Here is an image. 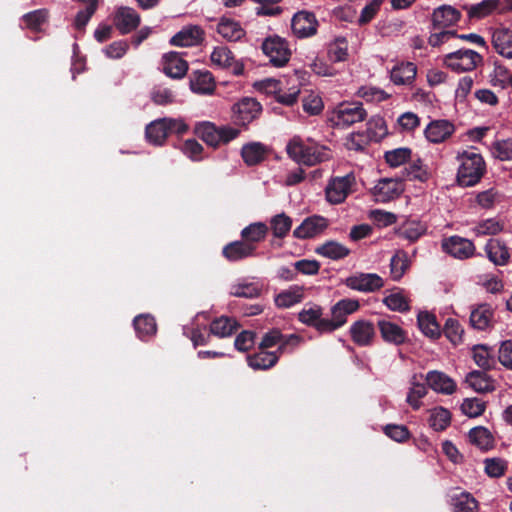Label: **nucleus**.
Wrapping results in <instances>:
<instances>
[{
  "mask_svg": "<svg viewBox=\"0 0 512 512\" xmlns=\"http://www.w3.org/2000/svg\"><path fill=\"white\" fill-rule=\"evenodd\" d=\"M133 325L137 336L141 340L155 335L157 326L154 317L149 314L138 315L134 318Z\"/></svg>",
  "mask_w": 512,
  "mask_h": 512,
  "instance_id": "39",
  "label": "nucleus"
},
{
  "mask_svg": "<svg viewBox=\"0 0 512 512\" xmlns=\"http://www.w3.org/2000/svg\"><path fill=\"white\" fill-rule=\"evenodd\" d=\"M357 94L368 102H381L389 98V94L374 86H363L359 88Z\"/></svg>",
  "mask_w": 512,
  "mask_h": 512,
  "instance_id": "62",
  "label": "nucleus"
},
{
  "mask_svg": "<svg viewBox=\"0 0 512 512\" xmlns=\"http://www.w3.org/2000/svg\"><path fill=\"white\" fill-rule=\"evenodd\" d=\"M378 327L384 341L395 345L403 344L407 335L406 332L396 323L388 320H379Z\"/></svg>",
  "mask_w": 512,
  "mask_h": 512,
  "instance_id": "28",
  "label": "nucleus"
},
{
  "mask_svg": "<svg viewBox=\"0 0 512 512\" xmlns=\"http://www.w3.org/2000/svg\"><path fill=\"white\" fill-rule=\"evenodd\" d=\"M501 0H482L479 3L466 6L470 19H482L494 12L501 11Z\"/></svg>",
  "mask_w": 512,
  "mask_h": 512,
  "instance_id": "30",
  "label": "nucleus"
},
{
  "mask_svg": "<svg viewBox=\"0 0 512 512\" xmlns=\"http://www.w3.org/2000/svg\"><path fill=\"white\" fill-rule=\"evenodd\" d=\"M411 150L401 147L385 152L384 158L391 167H398L411 158Z\"/></svg>",
  "mask_w": 512,
  "mask_h": 512,
  "instance_id": "59",
  "label": "nucleus"
},
{
  "mask_svg": "<svg viewBox=\"0 0 512 512\" xmlns=\"http://www.w3.org/2000/svg\"><path fill=\"white\" fill-rule=\"evenodd\" d=\"M217 32L226 40L234 42L240 40L245 34L240 23L229 18H222L219 21Z\"/></svg>",
  "mask_w": 512,
  "mask_h": 512,
  "instance_id": "37",
  "label": "nucleus"
},
{
  "mask_svg": "<svg viewBox=\"0 0 512 512\" xmlns=\"http://www.w3.org/2000/svg\"><path fill=\"white\" fill-rule=\"evenodd\" d=\"M451 423V413L443 407H436L430 411L429 424L435 431L445 430Z\"/></svg>",
  "mask_w": 512,
  "mask_h": 512,
  "instance_id": "49",
  "label": "nucleus"
},
{
  "mask_svg": "<svg viewBox=\"0 0 512 512\" xmlns=\"http://www.w3.org/2000/svg\"><path fill=\"white\" fill-rule=\"evenodd\" d=\"M492 45L495 51L507 59H512V30L497 28L492 33Z\"/></svg>",
  "mask_w": 512,
  "mask_h": 512,
  "instance_id": "24",
  "label": "nucleus"
},
{
  "mask_svg": "<svg viewBox=\"0 0 512 512\" xmlns=\"http://www.w3.org/2000/svg\"><path fill=\"white\" fill-rule=\"evenodd\" d=\"M355 184L356 178L353 173L331 178L325 189L326 200L334 205L344 202Z\"/></svg>",
  "mask_w": 512,
  "mask_h": 512,
  "instance_id": "7",
  "label": "nucleus"
},
{
  "mask_svg": "<svg viewBox=\"0 0 512 512\" xmlns=\"http://www.w3.org/2000/svg\"><path fill=\"white\" fill-rule=\"evenodd\" d=\"M300 341V338L295 335L291 334L288 337H284L280 330L273 329L267 332L260 342L259 348L260 349H267L272 348L276 345H278V349L276 352H278V355L281 354L287 345L293 344L297 345Z\"/></svg>",
  "mask_w": 512,
  "mask_h": 512,
  "instance_id": "19",
  "label": "nucleus"
},
{
  "mask_svg": "<svg viewBox=\"0 0 512 512\" xmlns=\"http://www.w3.org/2000/svg\"><path fill=\"white\" fill-rule=\"evenodd\" d=\"M47 19V12L45 10H35L23 15L22 20L26 27L33 31L40 30L41 26Z\"/></svg>",
  "mask_w": 512,
  "mask_h": 512,
  "instance_id": "61",
  "label": "nucleus"
},
{
  "mask_svg": "<svg viewBox=\"0 0 512 512\" xmlns=\"http://www.w3.org/2000/svg\"><path fill=\"white\" fill-rule=\"evenodd\" d=\"M483 61V57L472 49L460 48L447 53L443 57V64L450 70L462 73L470 72L477 68Z\"/></svg>",
  "mask_w": 512,
  "mask_h": 512,
  "instance_id": "5",
  "label": "nucleus"
},
{
  "mask_svg": "<svg viewBox=\"0 0 512 512\" xmlns=\"http://www.w3.org/2000/svg\"><path fill=\"white\" fill-rule=\"evenodd\" d=\"M360 307V303L356 299H341L331 307V316L341 327L347 322V317L356 312Z\"/></svg>",
  "mask_w": 512,
  "mask_h": 512,
  "instance_id": "27",
  "label": "nucleus"
},
{
  "mask_svg": "<svg viewBox=\"0 0 512 512\" xmlns=\"http://www.w3.org/2000/svg\"><path fill=\"white\" fill-rule=\"evenodd\" d=\"M493 310L487 304L479 305L470 314V324L474 329L486 330L492 324Z\"/></svg>",
  "mask_w": 512,
  "mask_h": 512,
  "instance_id": "31",
  "label": "nucleus"
},
{
  "mask_svg": "<svg viewBox=\"0 0 512 512\" xmlns=\"http://www.w3.org/2000/svg\"><path fill=\"white\" fill-rule=\"evenodd\" d=\"M404 191L401 180L394 178L380 179L373 188V195L379 202H388L400 196Z\"/></svg>",
  "mask_w": 512,
  "mask_h": 512,
  "instance_id": "13",
  "label": "nucleus"
},
{
  "mask_svg": "<svg viewBox=\"0 0 512 512\" xmlns=\"http://www.w3.org/2000/svg\"><path fill=\"white\" fill-rule=\"evenodd\" d=\"M485 472L492 478H499L506 473L508 462L502 458H487L484 460Z\"/></svg>",
  "mask_w": 512,
  "mask_h": 512,
  "instance_id": "58",
  "label": "nucleus"
},
{
  "mask_svg": "<svg viewBox=\"0 0 512 512\" xmlns=\"http://www.w3.org/2000/svg\"><path fill=\"white\" fill-rule=\"evenodd\" d=\"M460 162L457 171V182L462 187H472L483 177L486 165L483 157L473 151H463L457 156Z\"/></svg>",
  "mask_w": 512,
  "mask_h": 512,
  "instance_id": "2",
  "label": "nucleus"
},
{
  "mask_svg": "<svg viewBox=\"0 0 512 512\" xmlns=\"http://www.w3.org/2000/svg\"><path fill=\"white\" fill-rule=\"evenodd\" d=\"M190 89L193 93L201 95L212 94L215 89V82L209 71L197 70L190 75Z\"/></svg>",
  "mask_w": 512,
  "mask_h": 512,
  "instance_id": "21",
  "label": "nucleus"
},
{
  "mask_svg": "<svg viewBox=\"0 0 512 512\" xmlns=\"http://www.w3.org/2000/svg\"><path fill=\"white\" fill-rule=\"evenodd\" d=\"M292 224V218L284 212L276 214L270 219L272 234L275 238L279 239H283L288 235Z\"/></svg>",
  "mask_w": 512,
  "mask_h": 512,
  "instance_id": "45",
  "label": "nucleus"
},
{
  "mask_svg": "<svg viewBox=\"0 0 512 512\" xmlns=\"http://www.w3.org/2000/svg\"><path fill=\"white\" fill-rule=\"evenodd\" d=\"M162 70L170 78L181 79L188 71V63L177 52H169L163 55Z\"/></svg>",
  "mask_w": 512,
  "mask_h": 512,
  "instance_id": "18",
  "label": "nucleus"
},
{
  "mask_svg": "<svg viewBox=\"0 0 512 512\" xmlns=\"http://www.w3.org/2000/svg\"><path fill=\"white\" fill-rule=\"evenodd\" d=\"M279 360L278 352H267L260 349L259 352L247 357L248 365L254 370H266L273 367Z\"/></svg>",
  "mask_w": 512,
  "mask_h": 512,
  "instance_id": "33",
  "label": "nucleus"
},
{
  "mask_svg": "<svg viewBox=\"0 0 512 512\" xmlns=\"http://www.w3.org/2000/svg\"><path fill=\"white\" fill-rule=\"evenodd\" d=\"M140 24L139 14L130 7H119L114 15V25L121 34H128Z\"/></svg>",
  "mask_w": 512,
  "mask_h": 512,
  "instance_id": "17",
  "label": "nucleus"
},
{
  "mask_svg": "<svg viewBox=\"0 0 512 512\" xmlns=\"http://www.w3.org/2000/svg\"><path fill=\"white\" fill-rule=\"evenodd\" d=\"M475 363L482 369L488 370L495 365L493 351L486 345L479 344L472 348Z\"/></svg>",
  "mask_w": 512,
  "mask_h": 512,
  "instance_id": "46",
  "label": "nucleus"
},
{
  "mask_svg": "<svg viewBox=\"0 0 512 512\" xmlns=\"http://www.w3.org/2000/svg\"><path fill=\"white\" fill-rule=\"evenodd\" d=\"M426 381L429 387L437 393L451 395L456 390L455 381L440 371H429L426 375Z\"/></svg>",
  "mask_w": 512,
  "mask_h": 512,
  "instance_id": "20",
  "label": "nucleus"
},
{
  "mask_svg": "<svg viewBox=\"0 0 512 512\" xmlns=\"http://www.w3.org/2000/svg\"><path fill=\"white\" fill-rule=\"evenodd\" d=\"M329 226L327 218L321 215H312L305 218L293 231L296 239H310L323 233Z\"/></svg>",
  "mask_w": 512,
  "mask_h": 512,
  "instance_id": "10",
  "label": "nucleus"
},
{
  "mask_svg": "<svg viewBox=\"0 0 512 512\" xmlns=\"http://www.w3.org/2000/svg\"><path fill=\"white\" fill-rule=\"evenodd\" d=\"M318 22L313 13L299 11L294 14L291 20V28L298 38H306L314 35L317 31Z\"/></svg>",
  "mask_w": 512,
  "mask_h": 512,
  "instance_id": "12",
  "label": "nucleus"
},
{
  "mask_svg": "<svg viewBox=\"0 0 512 512\" xmlns=\"http://www.w3.org/2000/svg\"><path fill=\"white\" fill-rule=\"evenodd\" d=\"M420 330L429 338H437L440 335V328L435 317L428 312H420L417 317Z\"/></svg>",
  "mask_w": 512,
  "mask_h": 512,
  "instance_id": "47",
  "label": "nucleus"
},
{
  "mask_svg": "<svg viewBox=\"0 0 512 512\" xmlns=\"http://www.w3.org/2000/svg\"><path fill=\"white\" fill-rule=\"evenodd\" d=\"M443 250L452 257L465 260L474 255L475 246L469 239L451 236L442 242Z\"/></svg>",
  "mask_w": 512,
  "mask_h": 512,
  "instance_id": "11",
  "label": "nucleus"
},
{
  "mask_svg": "<svg viewBox=\"0 0 512 512\" xmlns=\"http://www.w3.org/2000/svg\"><path fill=\"white\" fill-rule=\"evenodd\" d=\"M383 303L388 309L397 312H406L409 310V299L402 290L390 293L383 299Z\"/></svg>",
  "mask_w": 512,
  "mask_h": 512,
  "instance_id": "52",
  "label": "nucleus"
},
{
  "mask_svg": "<svg viewBox=\"0 0 512 512\" xmlns=\"http://www.w3.org/2000/svg\"><path fill=\"white\" fill-rule=\"evenodd\" d=\"M491 154L500 161L512 159V139L497 140L491 145Z\"/></svg>",
  "mask_w": 512,
  "mask_h": 512,
  "instance_id": "57",
  "label": "nucleus"
},
{
  "mask_svg": "<svg viewBox=\"0 0 512 512\" xmlns=\"http://www.w3.org/2000/svg\"><path fill=\"white\" fill-rule=\"evenodd\" d=\"M367 118V112L361 102L344 101L328 112V121L333 127L347 128Z\"/></svg>",
  "mask_w": 512,
  "mask_h": 512,
  "instance_id": "4",
  "label": "nucleus"
},
{
  "mask_svg": "<svg viewBox=\"0 0 512 512\" xmlns=\"http://www.w3.org/2000/svg\"><path fill=\"white\" fill-rule=\"evenodd\" d=\"M351 290L362 293H373L384 287V279L376 273L356 272L344 280Z\"/></svg>",
  "mask_w": 512,
  "mask_h": 512,
  "instance_id": "8",
  "label": "nucleus"
},
{
  "mask_svg": "<svg viewBox=\"0 0 512 512\" xmlns=\"http://www.w3.org/2000/svg\"><path fill=\"white\" fill-rule=\"evenodd\" d=\"M241 155L247 165H256L264 160L266 148L259 142L248 143L242 147Z\"/></svg>",
  "mask_w": 512,
  "mask_h": 512,
  "instance_id": "41",
  "label": "nucleus"
},
{
  "mask_svg": "<svg viewBox=\"0 0 512 512\" xmlns=\"http://www.w3.org/2000/svg\"><path fill=\"white\" fill-rule=\"evenodd\" d=\"M212 64L220 69L229 68L234 63V55L226 46L215 47L210 56Z\"/></svg>",
  "mask_w": 512,
  "mask_h": 512,
  "instance_id": "50",
  "label": "nucleus"
},
{
  "mask_svg": "<svg viewBox=\"0 0 512 512\" xmlns=\"http://www.w3.org/2000/svg\"><path fill=\"white\" fill-rule=\"evenodd\" d=\"M452 506L455 512H476L478 503L471 494L461 492L452 497Z\"/></svg>",
  "mask_w": 512,
  "mask_h": 512,
  "instance_id": "51",
  "label": "nucleus"
},
{
  "mask_svg": "<svg viewBox=\"0 0 512 512\" xmlns=\"http://www.w3.org/2000/svg\"><path fill=\"white\" fill-rule=\"evenodd\" d=\"M465 382L479 393L491 392L495 388L493 380L486 373L477 370L468 373Z\"/></svg>",
  "mask_w": 512,
  "mask_h": 512,
  "instance_id": "35",
  "label": "nucleus"
},
{
  "mask_svg": "<svg viewBox=\"0 0 512 512\" xmlns=\"http://www.w3.org/2000/svg\"><path fill=\"white\" fill-rule=\"evenodd\" d=\"M315 252L318 255L331 260H340L347 257L350 253V250L343 244L330 240L317 246Z\"/></svg>",
  "mask_w": 512,
  "mask_h": 512,
  "instance_id": "32",
  "label": "nucleus"
},
{
  "mask_svg": "<svg viewBox=\"0 0 512 512\" xmlns=\"http://www.w3.org/2000/svg\"><path fill=\"white\" fill-rule=\"evenodd\" d=\"M349 333L356 345L364 347L372 343L375 336V328L372 322L360 319L350 326Z\"/></svg>",
  "mask_w": 512,
  "mask_h": 512,
  "instance_id": "16",
  "label": "nucleus"
},
{
  "mask_svg": "<svg viewBox=\"0 0 512 512\" xmlns=\"http://www.w3.org/2000/svg\"><path fill=\"white\" fill-rule=\"evenodd\" d=\"M300 94V85L297 80L292 83L287 91L280 89L276 94V100L284 105H293L296 103Z\"/></svg>",
  "mask_w": 512,
  "mask_h": 512,
  "instance_id": "64",
  "label": "nucleus"
},
{
  "mask_svg": "<svg viewBox=\"0 0 512 512\" xmlns=\"http://www.w3.org/2000/svg\"><path fill=\"white\" fill-rule=\"evenodd\" d=\"M238 328L235 319L221 316L210 324V331L214 336L225 338L231 336Z\"/></svg>",
  "mask_w": 512,
  "mask_h": 512,
  "instance_id": "43",
  "label": "nucleus"
},
{
  "mask_svg": "<svg viewBox=\"0 0 512 512\" xmlns=\"http://www.w3.org/2000/svg\"><path fill=\"white\" fill-rule=\"evenodd\" d=\"M255 250V245L246 243L245 241H233L223 247L222 253L227 260L236 262L253 256Z\"/></svg>",
  "mask_w": 512,
  "mask_h": 512,
  "instance_id": "23",
  "label": "nucleus"
},
{
  "mask_svg": "<svg viewBox=\"0 0 512 512\" xmlns=\"http://www.w3.org/2000/svg\"><path fill=\"white\" fill-rule=\"evenodd\" d=\"M417 67L412 62H401L390 71V79L395 85H411L416 77Z\"/></svg>",
  "mask_w": 512,
  "mask_h": 512,
  "instance_id": "26",
  "label": "nucleus"
},
{
  "mask_svg": "<svg viewBox=\"0 0 512 512\" xmlns=\"http://www.w3.org/2000/svg\"><path fill=\"white\" fill-rule=\"evenodd\" d=\"M469 440L472 444L481 450H489L494 445V437L489 429L483 426L472 428L468 433Z\"/></svg>",
  "mask_w": 512,
  "mask_h": 512,
  "instance_id": "38",
  "label": "nucleus"
},
{
  "mask_svg": "<svg viewBox=\"0 0 512 512\" xmlns=\"http://www.w3.org/2000/svg\"><path fill=\"white\" fill-rule=\"evenodd\" d=\"M261 49L275 67H284L292 54L287 40L276 34L266 37L262 42Z\"/></svg>",
  "mask_w": 512,
  "mask_h": 512,
  "instance_id": "6",
  "label": "nucleus"
},
{
  "mask_svg": "<svg viewBox=\"0 0 512 512\" xmlns=\"http://www.w3.org/2000/svg\"><path fill=\"white\" fill-rule=\"evenodd\" d=\"M455 131L452 122L439 119L431 121L425 128L424 134L426 139L431 143H442L448 139Z\"/></svg>",
  "mask_w": 512,
  "mask_h": 512,
  "instance_id": "15",
  "label": "nucleus"
},
{
  "mask_svg": "<svg viewBox=\"0 0 512 512\" xmlns=\"http://www.w3.org/2000/svg\"><path fill=\"white\" fill-rule=\"evenodd\" d=\"M486 402L480 398H466L461 404V411L469 418H476L484 413Z\"/></svg>",
  "mask_w": 512,
  "mask_h": 512,
  "instance_id": "54",
  "label": "nucleus"
},
{
  "mask_svg": "<svg viewBox=\"0 0 512 512\" xmlns=\"http://www.w3.org/2000/svg\"><path fill=\"white\" fill-rule=\"evenodd\" d=\"M415 380L416 376H413L406 401L414 410H418L421 407V399L427 394V387Z\"/></svg>",
  "mask_w": 512,
  "mask_h": 512,
  "instance_id": "53",
  "label": "nucleus"
},
{
  "mask_svg": "<svg viewBox=\"0 0 512 512\" xmlns=\"http://www.w3.org/2000/svg\"><path fill=\"white\" fill-rule=\"evenodd\" d=\"M305 297V288L300 285H291L278 293L275 298V305L278 308H290L301 303Z\"/></svg>",
  "mask_w": 512,
  "mask_h": 512,
  "instance_id": "25",
  "label": "nucleus"
},
{
  "mask_svg": "<svg viewBox=\"0 0 512 512\" xmlns=\"http://www.w3.org/2000/svg\"><path fill=\"white\" fill-rule=\"evenodd\" d=\"M410 267L407 252L398 250L390 260V275L394 281H399Z\"/></svg>",
  "mask_w": 512,
  "mask_h": 512,
  "instance_id": "44",
  "label": "nucleus"
},
{
  "mask_svg": "<svg viewBox=\"0 0 512 512\" xmlns=\"http://www.w3.org/2000/svg\"><path fill=\"white\" fill-rule=\"evenodd\" d=\"M195 134L200 137L207 145L217 147L221 145V136L219 127L211 122H201L195 126Z\"/></svg>",
  "mask_w": 512,
  "mask_h": 512,
  "instance_id": "36",
  "label": "nucleus"
},
{
  "mask_svg": "<svg viewBox=\"0 0 512 512\" xmlns=\"http://www.w3.org/2000/svg\"><path fill=\"white\" fill-rule=\"evenodd\" d=\"M203 34L199 26H186L171 38L170 43L180 47L195 46L203 40Z\"/></svg>",
  "mask_w": 512,
  "mask_h": 512,
  "instance_id": "22",
  "label": "nucleus"
},
{
  "mask_svg": "<svg viewBox=\"0 0 512 512\" xmlns=\"http://www.w3.org/2000/svg\"><path fill=\"white\" fill-rule=\"evenodd\" d=\"M485 252L488 259L495 265H505L510 258L507 246L499 239H489L485 245Z\"/></svg>",
  "mask_w": 512,
  "mask_h": 512,
  "instance_id": "29",
  "label": "nucleus"
},
{
  "mask_svg": "<svg viewBox=\"0 0 512 512\" xmlns=\"http://www.w3.org/2000/svg\"><path fill=\"white\" fill-rule=\"evenodd\" d=\"M188 131V125L182 118L164 117L150 122L145 129L146 139L155 146L164 144L170 134L183 135Z\"/></svg>",
  "mask_w": 512,
  "mask_h": 512,
  "instance_id": "3",
  "label": "nucleus"
},
{
  "mask_svg": "<svg viewBox=\"0 0 512 512\" xmlns=\"http://www.w3.org/2000/svg\"><path fill=\"white\" fill-rule=\"evenodd\" d=\"M322 314L323 311L319 305H311L310 307L303 308L299 312L298 318L303 324L314 327Z\"/></svg>",
  "mask_w": 512,
  "mask_h": 512,
  "instance_id": "63",
  "label": "nucleus"
},
{
  "mask_svg": "<svg viewBox=\"0 0 512 512\" xmlns=\"http://www.w3.org/2000/svg\"><path fill=\"white\" fill-rule=\"evenodd\" d=\"M444 334L453 345L463 341L464 329L457 319L448 318L444 325Z\"/></svg>",
  "mask_w": 512,
  "mask_h": 512,
  "instance_id": "55",
  "label": "nucleus"
},
{
  "mask_svg": "<svg viewBox=\"0 0 512 512\" xmlns=\"http://www.w3.org/2000/svg\"><path fill=\"white\" fill-rule=\"evenodd\" d=\"M232 110L234 122L245 126L259 116L262 106L256 99L245 97L235 103Z\"/></svg>",
  "mask_w": 512,
  "mask_h": 512,
  "instance_id": "9",
  "label": "nucleus"
},
{
  "mask_svg": "<svg viewBox=\"0 0 512 512\" xmlns=\"http://www.w3.org/2000/svg\"><path fill=\"white\" fill-rule=\"evenodd\" d=\"M504 229V222L498 218H488L477 223L472 231L476 236L496 235Z\"/></svg>",
  "mask_w": 512,
  "mask_h": 512,
  "instance_id": "48",
  "label": "nucleus"
},
{
  "mask_svg": "<svg viewBox=\"0 0 512 512\" xmlns=\"http://www.w3.org/2000/svg\"><path fill=\"white\" fill-rule=\"evenodd\" d=\"M261 290V286L257 282L241 280L231 285L230 294L235 297L253 299L260 296Z\"/></svg>",
  "mask_w": 512,
  "mask_h": 512,
  "instance_id": "40",
  "label": "nucleus"
},
{
  "mask_svg": "<svg viewBox=\"0 0 512 512\" xmlns=\"http://www.w3.org/2000/svg\"><path fill=\"white\" fill-rule=\"evenodd\" d=\"M268 233V226L264 222H254L241 231V237L246 243L255 245L263 241Z\"/></svg>",
  "mask_w": 512,
  "mask_h": 512,
  "instance_id": "42",
  "label": "nucleus"
},
{
  "mask_svg": "<svg viewBox=\"0 0 512 512\" xmlns=\"http://www.w3.org/2000/svg\"><path fill=\"white\" fill-rule=\"evenodd\" d=\"M288 156L298 164L314 166L331 158V151L324 145L294 136L286 145Z\"/></svg>",
  "mask_w": 512,
  "mask_h": 512,
  "instance_id": "1",
  "label": "nucleus"
},
{
  "mask_svg": "<svg viewBox=\"0 0 512 512\" xmlns=\"http://www.w3.org/2000/svg\"><path fill=\"white\" fill-rule=\"evenodd\" d=\"M367 133L371 140L378 141L387 134L385 121L381 117H373L367 122Z\"/></svg>",
  "mask_w": 512,
  "mask_h": 512,
  "instance_id": "60",
  "label": "nucleus"
},
{
  "mask_svg": "<svg viewBox=\"0 0 512 512\" xmlns=\"http://www.w3.org/2000/svg\"><path fill=\"white\" fill-rule=\"evenodd\" d=\"M328 57L332 62H342L348 57V42L345 38H337L329 45Z\"/></svg>",
  "mask_w": 512,
  "mask_h": 512,
  "instance_id": "56",
  "label": "nucleus"
},
{
  "mask_svg": "<svg viewBox=\"0 0 512 512\" xmlns=\"http://www.w3.org/2000/svg\"><path fill=\"white\" fill-rule=\"evenodd\" d=\"M461 13L450 5H442L432 13V29H448L459 22Z\"/></svg>",
  "mask_w": 512,
  "mask_h": 512,
  "instance_id": "14",
  "label": "nucleus"
},
{
  "mask_svg": "<svg viewBox=\"0 0 512 512\" xmlns=\"http://www.w3.org/2000/svg\"><path fill=\"white\" fill-rule=\"evenodd\" d=\"M427 231V226L418 220H408L398 229V236L409 243L417 241Z\"/></svg>",
  "mask_w": 512,
  "mask_h": 512,
  "instance_id": "34",
  "label": "nucleus"
}]
</instances>
